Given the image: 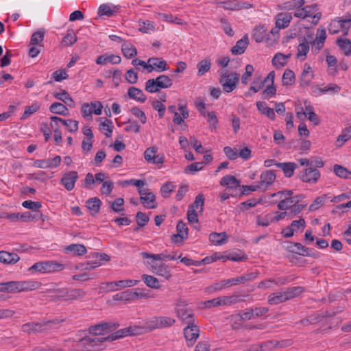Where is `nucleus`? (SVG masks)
<instances>
[{"instance_id": "f257e3e1", "label": "nucleus", "mask_w": 351, "mask_h": 351, "mask_svg": "<svg viewBox=\"0 0 351 351\" xmlns=\"http://www.w3.org/2000/svg\"><path fill=\"white\" fill-rule=\"evenodd\" d=\"M64 321L63 319H54L40 322H32L23 324L21 329L23 332L29 335L47 332L52 329L57 328Z\"/></svg>"}, {"instance_id": "f03ea898", "label": "nucleus", "mask_w": 351, "mask_h": 351, "mask_svg": "<svg viewBox=\"0 0 351 351\" xmlns=\"http://www.w3.org/2000/svg\"><path fill=\"white\" fill-rule=\"evenodd\" d=\"M219 83L223 90L226 93L232 92L239 83V75L236 72L229 73L227 70L219 71Z\"/></svg>"}, {"instance_id": "7ed1b4c3", "label": "nucleus", "mask_w": 351, "mask_h": 351, "mask_svg": "<svg viewBox=\"0 0 351 351\" xmlns=\"http://www.w3.org/2000/svg\"><path fill=\"white\" fill-rule=\"evenodd\" d=\"M119 324L113 322H101L88 328V332L94 335H101L114 331Z\"/></svg>"}, {"instance_id": "20e7f679", "label": "nucleus", "mask_w": 351, "mask_h": 351, "mask_svg": "<svg viewBox=\"0 0 351 351\" xmlns=\"http://www.w3.org/2000/svg\"><path fill=\"white\" fill-rule=\"evenodd\" d=\"M99 336L95 335L93 337H83L80 340L79 343L84 346V348L88 351L102 350L103 343L108 341V339L106 337Z\"/></svg>"}, {"instance_id": "39448f33", "label": "nucleus", "mask_w": 351, "mask_h": 351, "mask_svg": "<svg viewBox=\"0 0 351 351\" xmlns=\"http://www.w3.org/2000/svg\"><path fill=\"white\" fill-rule=\"evenodd\" d=\"M64 265L52 261L38 262L33 265L30 271H38L40 273H50L56 271H61Z\"/></svg>"}, {"instance_id": "423d86ee", "label": "nucleus", "mask_w": 351, "mask_h": 351, "mask_svg": "<svg viewBox=\"0 0 351 351\" xmlns=\"http://www.w3.org/2000/svg\"><path fill=\"white\" fill-rule=\"evenodd\" d=\"M184 335L188 346L191 347L199 336V328L195 322L193 324H187L184 328Z\"/></svg>"}, {"instance_id": "0eeeda50", "label": "nucleus", "mask_w": 351, "mask_h": 351, "mask_svg": "<svg viewBox=\"0 0 351 351\" xmlns=\"http://www.w3.org/2000/svg\"><path fill=\"white\" fill-rule=\"evenodd\" d=\"M299 178L304 182L316 183L320 178V173L313 167H308L298 174Z\"/></svg>"}, {"instance_id": "6e6552de", "label": "nucleus", "mask_w": 351, "mask_h": 351, "mask_svg": "<svg viewBox=\"0 0 351 351\" xmlns=\"http://www.w3.org/2000/svg\"><path fill=\"white\" fill-rule=\"evenodd\" d=\"M86 295V292L81 289H73L65 291L64 294L56 296L53 300H74L83 298Z\"/></svg>"}, {"instance_id": "1a4fd4ad", "label": "nucleus", "mask_w": 351, "mask_h": 351, "mask_svg": "<svg viewBox=\"0 0 351 351\" xmlns=\"http://www.w3.org/2000/svg\"><path fill=\"white\" fill-rule=\"evenodd\" d=\"M77 178V172L75 171H71L65 173L62 176L60 182L67 191H71L74 189L75 184Z\"/></svg>"}, {"instance_id": "9d476101", "label": "nucleus", "mask_w": 351, "mask_h": 351, "mask_svg": "<svg viewBox=\"0 0 351 351\" xmlns=\"http://www.w3.org/2000/svg\"><path fill=\"white\" fill-rule=\"evenodd\" d=\"M61 162V157L56 156L53 158L36 160L34 162V166L38 168H56L58 167Z\"/></svg>"}, {"instance_id": "9b49d317", "label": "nucleus", "mask_w": 351, "mask_h": 351, "mask_svg": "<svg viewBox=\"0 0 351 351\" xmlns=\"http://www.w3.org/2000/svg\"><path fill=\"white\" fill-rule=\"evenodd\" d=\"M293 245H294V247H296V250H290V251L292 252L298 254L299 255H301L303 256L313 257L314 258H319V253L313 250V249L306 247L303 246L300 243H294Z\"/></svg>"}, {"instance_id": "f8f14e48", "label": "nucleus", "mask_w": 351, "mask_h": 351, "mask_svg": "<svg viewBox=\"0 0 351 351\" xmlns=\"http://www.w3.org/2000/svg\"><path fill=\"white\" fill-rule=\"evenodd\" d=\"M177 234H173L171 237V241L174 243H178L182 241L184 239L188 237V228L184 222L182 221H178L177 226Z\"/></svg>"}, {"instance_id": "ddd939ff", "label": "nucleus", "mask_w": 351, "mask_h": 351, "mask_svg": "<svg viewBox=\"0 0 351 351\" xmlns=\"http://www.w3.org/2000/svg\"><path fill=\"white\" fill-rule=\"evenodd\" d=\"M292 19V14L290 12L278 13L275 17L276 27L278 29H285L287 27Z\"/></svg>"}, {"instance_id": "4468645a", "label": "nucleus", "mask_w": 351, "mask_h": 351, "mask_svg": "<svg viewBox=\"0 0 351 351\" xmlns=\"http://www.w3.org/2000/svg\"><path fill=\"white\" fill-rule=\"evenodd\" d=\"M274 79L275 72L273 71L269 73L267 76L263 80H262L261 77H258L256 80H254L253 82V84H258V86H251L250 90H253L254 93H257L264 87L266 83L270 82L269 84H274Z\"/></svg>"}, {"instance_id": "2eb2a0df", "label": "nucleus", "mask_w": 351, "mask_h": 351, "mask_svg": "<svg viewBox=\"0 0 351 351\" xmlns=\"http://www.w3.org/2000/svg\"><path fill=\"white\" fill-rule=\"evenodd\" d=\"M313 77L314 75L311 66L308 64L305 63L300 77V86L302 87L309 86Z\"/></svg>"}, {"instance_id": "dca6fc26", "label": "nucleus", "mask_w": 351, "mask_h": 351, "mask_svg": "<svg viewBox=\"0 0 351 351\" xmlns=\"http://www.w3.org/2000/svg\"><path fill=\"white\" fill-rule=\"evenodd\" d=\"M20 260L19 256L14 252L0 251V262L6 265H14Z\"/></svg>"}, {"instance_id": "f3484780", "label": "nucleus", "mask_w": 351, "mask_h": 351, "mask_svg": "<svg viewBox=\"0 0 351 351\" xmlns=\"http://www.w3.org/2000/svg\"><path fill=\"white\" fill-rule=\"evenodd\" d=\"M40 283L37 281H16V291H28L38 289Z\"/></svg>"}, {"instance_id": "a211bd4d", "label": "nucleus", "mask_w": 351, "mask_h": 351, "mask_svg": "<svg viewBox=\"0 0 351 351\" xmlns=\"http://www.w3.org/2000/svg\"><path fill=\"white\" fill-rule=\"evenodd\" d=\"M152 271L158 276L169 279L171 276V270L165 263L154 264L152 265Z\"/></svg>"}, {"instance_id": "6ab92c4d", "label": "nucleus", "mask_w": 351, "mask_h": 351, "mask_svg": "<svg viewBox=\"0 0 351 351\" xmlns=\"http://www.w3.org/2000/svg\"><path fill=\"white\" fill-rule=\"evenodd\" d=\"M275 165L282 170L287 178H291L293 175L295 169L298 167L297 164L292 162H276Z\"/></svg>"}, {"instance_id": "aec40b11", "label": "nucleus", "mask_w": 351, "mask_h": 351, "mask_svg": "<svg viewBox=\"0 0 351 351\" xmlns=\"http://www.w3.org/2000/svg\"><path fill=\"white\" fill-rule=\"evenodd\" d=\"M249 44L248 38L244 36L241 39L239 40L236 45L232 47L231 52L233 55L242 54L245 52Z\"/></svg>"}, {"instance_id": "412c9836", "label": "nucleus", "mask_w": 351, "mask_h": 351, "mask_svg": "<svg viewBox=\"0 0 351 351\" xmlns=\"http://www.w3.org/2000/svg\"><path fill=\"white\" fill-rule=\"evenodd\" d=\"M276 173L273 170H268L261 173L260 176V186H267L271 184L276 179Z\"/></svg>"}, {"instance_id": "4be33fe9", "label": "nucleus", "mask_w": 351, "mask_h": 351, "mask_svg": "<svg viewBox=\"0 0 351 351\" xmlns=\"http://www.w3.org/2000/svg\"><path fill=\"white\" fill-rule=\"evenodd\" d=\"M335 20L337 27L343 32L344 35H347L350 27L351 15L345 17H337Z\"/></svg>"}, {"instance_id": "5701e85b", "label": "nucleus", "mask_w": 351, "mask_h": 351, "mask_svg": "<svg viewBox=\"0 0 351 351\" xmlns=\"http://www.w3.org/2000/svg\"><path fill=\"white\" fill-rule=\"evenodd\" d=\"M121 57L116 55H102L97 58L95 62L97 64H105L107 62L119 64L121 62Z\"/></svg>"}, {"instance_id": "b1692460", "label": "nucleus", "mask_w": 351, "mask_h": 351, "mask_svg": "<svg viewBox=\"0 0 351 351\" xmlns=\"http://www.w3.org/2000/svg\"><path fill=\"white\" fill-rule=\"evenodd\" d=\"M128 95L130 98L141 103H144L147 99V97L145 95L141 89L134 86H132L128 89Z\"/></svg>"}, {"instance_id": "393cba45", "label": "nucleus", "mask_w": 351, "mask_h": 351, "mask_svg": "<svg viewBox=\"0 0 351 351\" xmlns=\"http://www.w3.org/2000/svg\"><path fill=\"white\" fill-rule=\"evenodd\" d=\"M256 106L259 112L266 115L271 120L276 119V114L273 108L267 106V104L264 101H257Z\"/></svg>"}, {"instance_id": "a878e982", "label": "nucleus", "mask_w": 351, "mask_h": 351, "mask_svg": "<svg viewBox=\"0 0 351 351\" xmlns=\"http://www.w3.org/2000/svg\"><path fill=\"white\" fill-rule=\"evenodd\" d=\"M53 96L56 99L64 102L66 106H75V101L65 90H62L60 93H54Z\"/></svg>"}, {"instance_id": "bb28decb", "label": "nucleus", "mask_w": 351, "mask_h": 351, "mask_svg": "<svg viewBox=\"0 0 351 351\" xmlns=\"http://www.w3.org/2000/svg\"><path fill=\"white\" fill-rule=\"evenodd\" d=\"M64 251L71 252L76 256H82L87 252L86 247L83 244H71L64 248Z\"/></svg>"}, {"instance_id": "cd10ccee", "label": "nucleus", "mask_w": 351, "mask_h": 351, "mask_svg": "<svg viewBox=\"0 0 351 351\" xmlns=\"http://www.w3.org/2000/svg\"><path fill=\"white\" fill-rule=\"evenodd\" d=\"M131 291V300H135L140 298H153V295H150L149 291L144 289H130Z\"/></svg>"}, {"instance_id": "c85d7f7f", "label": "nucleus", "mask_w": 351, "mask_h": 351, "mask_svg": "<svg viewBox=\"0 0 351 351\" xmlns=\"http://www.w3.org/2000/svg\"><path fill=\"white\" fill-rule=\"evenodd\" d=\"M133 334L134 332H132L130 328H125L123 329L119 330L113 333H111L108 337H106V339H108V341H112L114 340H117L118 339Z\"/></svg>"}, {"instance_id": "c756f323", "label": "nucleus", "mask_w": 351, "mask_h": 351, "mask_svg": "<svg viewBox=\"0 0 351 351\" xmlns=\"http://www.w3.org/2000/svg\"><path fill=\"white\" fill-rule=\"evenodd\" d=\"M220 184L221 186H227L230 188L240 187V182L234 176L227 175L221 179Z\"/></svg>"}, {"instance_id": "7c9ffc66", "label": "nucleus", "mask_w": 351, "mask_h": 351, "mask_svg": "<svg viewBox=\"0 0 351 351\" xmlns=\"http://www.w3.org/2000/svg\"><path fill=\"white\" fill-rule=\"evenodd\" d=\"M121 51L126 58H132L137 55L136 47L128 42H124L121 47Z\"/></svg>"}, {"instance_id": "2f4dec72", "label": "nucleus", "mask_w": 351, "mask_h": 351, "mask_svg": "<svg viewBox=\"0 0 351 351\" xmlns=\"http://www.w3.org/2000/svg\"><path fill=\"white\" fill-rule=\"evenodd\" d=\"M303 291L301 287H292L287 288L285 291H282L285 301L291 300L299 295Z\"/></svg>"}, {"instance_id": "473e14b6", "label": "nucleus", "mask_w": 351, "mask_h": 351, "mask_svg": "<svg viewBox=\"0 0 351 351\" xmlns=\"http://www.w3.org/2000/svg\"><path fill=\"white\" fill-rule=\"evenodd\" d=\"M49 110L51 113L64 116L68 115L69 112V109L66 105H64L60 102L53 103L49 107Z\"/></svg>"}, {"instance_id": "72a5a7b5", "label": "nucleus", "mask_w": 351, "mask_h": 351, "mask_svg": "<svg viewBox=\"0 0 351 351\" xmlns=\"http://www.w3.org/2000/svg\"><path fill=\"white\" fill-rule=\"evenodd\" d=\"M101 204V201L98 197H92L86 202V206L92 214L99 213Z\"/></svg>"}, {"instance_id": "f704fd0d", "label": "nucleus", "mask_w": 351, "mask_h": 351, "mask_svg": "<svg viewBox=\"0 0 351 351\" xmlns=\"http://www.w3.org/2000/svg\"><path fill=\"white\" fill-rule=\"evenodd\" d=\"M228 239V236L226 232L217 233L212 232L209 235V240L215 245H221L225 243Z\"/></svg>"}, {"instance_id": "c9c22d12", "label": "nucleus", "mask_w": 351, "mask_h": 351, "mask_svg": "<svg viewBox=\"0 0 351 351\" xmlns=\"http://www.w3.org/2000/svg\"><path fill=\"white\" fill-rule=\"evenodd\" d=\"M142 280L145 282V284L149 288L152 289H160V284L158 280L153 276L147 274H143L141 276Z\"/></svg>"}, {"instance_id": "e433bc0d", "label": "nucleus", "mask_w": 351, "mask_h": 351, "mask_svg": "<svg viewBox=\"0 0 351 351\" xmlns=\"http://www.w3.org/2000/svg\"><path fill=\"white\" fill-rule=\"evenodd\" d=\"M101 265L100 262H97L94 259L86 261L85 263H79L75 265V268L77 270H91Z\"/></svg>"}, {"instance_id": "4c0bfd02", "label": "nucleus", "mask_w": 351, "mask_h": 351, "mask_svg": "<svg viewBox=\"0 0 351 351\" xmlns=\"http://www.w3.org/2000/svg\"><path fill=\"white\" fill-rule=\"evenodd\" d=\"M156 81H157L159 88H160V89L168 88L173 85L172 79L166 75H161L158 76L156 78Z\"/></svg>"}, {"instance_id": "58836bf2", "label": "nucleus", "mask_w": 351, "mask_h": 351, "mask_svg": "<svg viewBox=\"0 0 351 351\" xmlns=\"http://www.w3.org/2000/svg\"><path fill=\"white\" fill-rule=\"evenodd\" d=\"M226 300H229V298L225 296L219 297L205 302L204 304L206 308L215 307L222 304H228V302H226Z\"/></svg>"}, {"instance_id": "ea45409f", "label": "nucleus", "mask_w": 351, "mask_h": 351, "mask_svg": "<svg viewBox=\"0 0 351 351\" xmlns=\"http://www.w3.org/2000/svg\"><path fill=\"white\" fill-rule=\"evenodd\" d=\"M178 316L186 324H193L195 322L194 314L189 308L182 311V313H178Z\"/></svg>"}, {"instance_id": "a19ab883", "label": "nucleus", "mask_w": 351, "mask_h": 351, "mask_svg": "<svg viewBox=\"0 0 351 351\" xmlns=\"http://www.w3.org/2000/svg\"><path fill=\"white\" fill-rule=\"evenodd\" d=\"M286 302L282 291H276L271 293L268 297V303L271 305H276Z\"/></svg>"}, {"instance_id": "79ce46f5", "label": "nucleus", "mask_w": 351, "mask_h": 351, "mask_svg": "<svg viewBox=\"0 0 351 351\" xmlns=\"http://www.w3.org/2000/svg\"><path fill=\"white\" fill-rule=\"evenodd\" d=\"M295 73L291 69H286L282 75V84L284 86H291L295 83Z\"/></svg>"}, {"instance_id": "37998d69", "label": "nucleus", "mask_w": 351, "mask_h": 351, "mask_svg": "<svg viewBox=\"0 0 351 351\" xmlns=\"http://www.w3.org/2000/svg\"><path fill=\"white\" fill-rule=\"evenodd\" d=\"M337 43L339 47L344 51L346 56H350L351 55V41L349 39L338 38Z\"/></svg>"}, {"instance_id": "c03bdc74", "label": "nucleus", "mask_w": 351, "mask_h": 351, "mask_svg": "<svg viewBox=\"0 0 351 351\" xmlns=\"http://www.w3.org/2000/svg\"><path fill=\"white\" fill-rule=\"evenodd\" d=\"M197 67L198 69L197 75L202 76L210 69L211 62L208 59H204L197 64Z\"/></svg>"}, {"instance_id": "a18cd8bd", "label": "nucleus", "mask_w": 351, "mask_h": 351, "mask_svg": "<svg viewBox=\"0 0 351 351\" xmlns=\"http://www.w3.org/2000/svg\"><path fill=\"white\" fill-rule=\"evenodd\" d=\"M0 292L5 293H16V281H9L0 283Z\"/></svg>"}, {"instance_id": "49530a36", "label": "nucleus", "mask_w": 351, "mask_h": 351, "mask_svg": "<svg viewBox=\"0 0 351 351\" xmlns=\"http://www.w3.org/2000/svg\"><path fill=\"white\" fill-rule=\"evenodd\" d=\"M204 197L203 194H199L195 197L194 202L189 206L190 209L195 210L199 208V213H202L204 210Z\"/></svg>"}, {"instance_id": "de8ad7c7", "label": "nucleus", "mask_w": 351, "mask_h": 351, "mask_svg": "<svg viewBox=\"0 0 351 351\" xmlns=\"http://www.w3.org/2000/svg\"><path fill=\"white\" fill-rule=\"evenodd\" d=\"M45 34V31L44 29L35 32L31 36L30 44L36 45L40 43L44 39Z\"/></svg>"}, {"instance_id": "09e8293b", "label": "nucleus", "mask_w": 351, "mask_h": 351, "mask_svg": "<svg viewBox=\"0 0 351 351\" xmlns=\"http://www.w3.org/2000/svg\"><path fill=\"white\" fill-rule=\"evenodd\" d=\"M156 78L149 79L146 82L145 90L149 93H153L160 90Z\"/></svg>"}, {"instance_id": "8fccbe9b", "label": "nucleus", "mask_w": 351, "mask_h": 351, "mask_svg": "<svg viewBox=\"0 0 351 351\" xmlns=\"http://www.w3.org/2000/svg\"><path fill=\"white\" fill-rule=\"evenodd\" d=\"M115 10L112 9L109 4L104 3L99 7L97 13L99 16L105 15L110 17L112 16Z\"/></svg>"}, {"instance_id": "3c124183", "label": "nucleus", "mask_w": 351, "mask_h": 351, "mask_svg": "<svg viewBox=\"0 0 351 351\" xmlns=\"http://www.w3.org/2000/svg\"><path fill=\"white\" fill-rule=\"evenodd\" d=\"M153 60L156 61H153L152 64L154 66V68L156 71L162 72L164 71L168 70L169 67L167 66V62L165 60H161L158 58H152Z\"/></svg>"}, {"instance_id": "603ef678", "label": "nucleus", "mask_w": 351, "mask_h": 351, "mask_svg": "<svg viewBox=\"0 0 351 351\" xmlns=\"http://www.w3.org/2000/svg\"><path fill=\"white\" fill-rule=\"evenodd\" d=\"M334 172L335 174L343 178H348L349 175H351V172L349 171L346 168L344 167L339 165H334Z\"/></svg>"}, {"instance_id": "864d4df0", "label": "nucleus", "mask_w": 351, "mask_h": 351, "mask_svg": "<svg viewBox=\"0 0 351 351\" xmlns=\"http://www.w3.org/2000/svg\"><path fill=\"white\" fill-rule=\"evenodd\" d=\"M305 3L304 0H291L283 3V8L287 10H293L303 6Z\"/></svg>"}, {"instance_id": "5fc2aeb1", "label": "nucleus", "mask_w": 351, "mask_h": 351, "mask_svg": "<svg viewBox=\"0 0 351 351\" xmlns=\"http://www.w3.org/2000/svg\"><path fill=\"white\" fill-rule=\"evenodd\" d=\"M158 328H166L172 326L175 323V319L170 317H158Z\"/></svg>"}, {"instance_id": "6e6d98bb", "label": "nucleus", "mask_w": 351, "mask_h": 351, "mask_svg": "<svg viewBox=\"0 0 351 351\" xmlns=\"http://www.w3.org/2000/svg\"><path fill=\"white\" fill-rule=\"evenodd\" d=\"M175 186L171 182H167L164 184L161 189L160 192L162 196L165 198H167L169 196V195L174 191Z\"/></svg>"}, {"instance_id": "4d7b16f0", "label": "nucleus", "mask_w": 351, "mask_h": 351, "mask_svg": "<svg viewBox=\"0 0 351 351\" xmlns=\"http://www.w3.org/2000/svg\"><path fill=\"white\" fill-rule=\"evenodd\" d=\"M274 221L273 216L271 214H267L264 217L257 216L256 223L261 226H268Z\"/></svg>"}, {"instance_id": "13d9d810", "label": "nucleus", "mask_w": 351, "mask_h": 351, "mask_svg": "<svg viewBox=\"0 0 351 351\" xmlns=\"http://www.w3.org/2000/svg\"><path fill=\"white\" fill-rule=\"evenodd\" d=\"M265 29L263 26H259L254 29L253 38L256 43H261L263 40Z\"/></svg>"}, {"instance_id": "bf43d9fd", "label": "nucleus", "mask_w": 351, "mask_h": 351, "mask_svg": "<svg viewBox=\"0 0 351 351\" xmlns=\"http://www.w3.org/2000/svg\"><path fill=\"white\" fill-rule=\"evenodd\" d=\"M132 114L135 116L136 118L140 119V121L145 124L147 122V117L143 111H142L138 107H132L130 109Z\"/></svg>"}, {"instance_id": "052dcab7", "label": "nucleus", "mask_w": 351, "mask_h": 351, "mask_svg": "<svg viewBox=\"0 0 351 351\" xmlns=\"http://www.w3.org/2000/svg\"><path fill=\"white\" fill-rule=\"evenodd\" d=\"M112 124V121L108 119H106L105 121L101 122L99 124L100 130L107 131V132L104 133L106 137H110L111 136V134L112 132V126H110V125Z\"/></svg>"}, {"instance_id": "680f3d73", "label": "nucleus", "mask_w": 351, "mask_h": 351, "mask_svg": "<svg viewBox=\"0 0 351 351\" xmlns=\"http://www.w3.org/2000/svg\"><path fill=\"white\" fill-rule=\"evenodd\" d=\"M77 40V37L73 29H69L67 34L64 37L63 42L68 46L73 45Z\"/></svg>"}, {"instance_id": "e2e57ef3", "label": "nucleus", "mask_w": 351, "mask_h": 351, "mask_svg": "<svg viewBox=\"0 0 351 351\" xmlns=\"http://www.w3.org/2000/svg\"><path fill=\"white\" fill-rule=\"evenodd\" d=\"M351 138V126L348 127L345 131L337 137V142L340 143L339 146H341L345 142Z\"/></svg>"}, {"instance_id": "0e129e2a", "label": "nucleus", "mask_w": 351, "mask_h": 351, "mask_svg": "<svg viewBox=\"0 0 351 351\" xmlns=\"http://www.w3.org/2000/svg\"><path fill=\"white\" fill-rule=\"evenodd\" d=\"M40 108V106L36 104H32L31 106L26 107L21 119H25L29 117L33 113L37 112Z\"/></svg>"}, {"instance_id": "69168bd1", "label": "nucleus", "mask_w": 351, "mask_h": 351, "mask_svg": "<svg viewBox=\"0 0 351 351\" xmlns=\"http://www.w3.org/2000/svg\"><path fill=\"white\" fill-rule=\"evenodd\" d=\"M276 93V87L274 84H268L266 88L262 92L263 99H267V97H271Z\"/></svg>"}, {"instance_id": "338daca9", "label": "nucleus", "mask_w": 351, "mask_h": 351, "mask_svg": "<svg viewBox=\"0 0 351 351\" xmlns=\"http://www.w3.org/2000/svg\"><path fill=\"white\" fill-rule=\"evenodd\" d=\"M146 331H152L158 328V317H154L151 320L147 322L143 326Z\"/></svg>"}, {"instance_id": "774afa93", "label": "nucleus", "mask_w": 351, "mask_h": 351, "mask_svg": "<svg viewBox=\"0 0 351 351\" xmlns=\"http://www.w3.org/2000/svg\"><path fill=\"white\" fill-rule=\"evenodd\" d=\"M68 77L69 76L66 71L63 69L57 70L51 75V78L53 79L56 82H61L63 80L67 79Z\"/></svg>"}]
</instances>
